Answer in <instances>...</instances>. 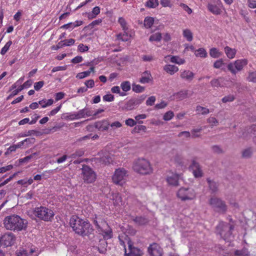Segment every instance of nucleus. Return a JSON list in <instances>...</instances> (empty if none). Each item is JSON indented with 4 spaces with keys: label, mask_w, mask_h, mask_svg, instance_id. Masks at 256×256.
Wrapping results in <instances>:
<instances>
[{
    "label": "nucleus",
    "mask_w": 256,
    "mask_h": 256,
    "mask_svg": "<svg viewBox=\"0 0 256 256\" xmlns=\"http://www.w3.org/2000/svg\"><path fill=\"white\" fill-rule=\"evenodd\" d=\"M62 118L64 120H74L76 119L74 114H62Z\"/></svg>",
    "instance_id": "58"
},
{
    "label": "nucleus",
    "mask_w": 256,
    "mask_h": 256,
    "mask_svg": "<svg viewBox=\"0 0 256 256\" xmlns=\"http://www.w3.org/2000/svg\"><path fill=\"white\" fill-rule=\"evenodd\" d=\"M70 224L75 233L82 236H88L94 232L92 225L88 220H84L77 216H72Z\"/></svg>",
    "instance_id": "1"
},
{
    "label": "nucleus",
    "mask_w": 256,
    "mask_h": 256,
    "mask_svg": "<svg viewBox=\"0 0 256 256\" xmlns=\"http://www.w3.org/2000/svg\"><path fill=\"white\" fill-rule=\"evenodd\" d=\"M222 78H214L210 82V84L212 87H222V86L220 84V80H222Z\"/></svg>",
    "instance_id": "42"
},
{
    "label": "nucleus",
    "mask_w": 256,
    "mask_h": 256,
    "mask_svg": "<svg viewBox=\"0 0 256 256\" xmlns=\"http://www.w3.org/2000/svg\"><path fill=\"white\" fill-rule=\"evenodd\" d=\"M164 70L166 72L168 73L173 74L176 72H178V68L177 66H176L174 65H166L164 67Z\"/></svg>",
    "instance_id": "26"
},
{
    "label": "nucleus",
    "mask_w": 256,
    "mask_h": 256,
    "mask_svg": "<svg viewBox=\"0 0 256 256\" xmlns=\"http://www.w3.org/2000/svg\"><path fill=\"white\" fill-rule=\"evenodd\" d=\"M234 254L235 256H248L250 255L248 249L246 248L240 250H236Z\"/></svg>",
    "instance_id": "29"
},
{
    "label": "nucleus",
    "mask_w": 256,
    "mask_h": 256,
    "mask_svg": "<svg viewBox=\"0 0 256 256\" xmlns=\"http://www.w3.org/2000/svg\"><path fill=\"white\" fill-rule=\"evenodd\" d=\"M102 98L104 101L110 102L114 101V96L112 94H107L104 95Z\"/></svg>",
    "instance_id": "56"
},
{
    "label": "nucleus",
    "mask_w": 256,
    "mask_h": 256,
    "mask_svg": "<svg viewBox=\"0 0 256 256\" xmlns=\"http://www.w3.org/2000/svg\"><path fill=\"white\" fill-rule=\"evenodd\" d=\"M28 224V222L26 220L16 214L7 216L4 220V227L8 230L14 232L25 230Z\"/></svg>",
    "instance_id": "2"
},
{
    "label": "nucleus",
    "mask_w": 256,
    "mask_h": 256,
    "mask_svg": "<svg viewBox=\"0 0 256 256\" xmlns=\"http://www.w3.org/2000/svg\"><path fill=\"white\" fill-rule=\"evenodd\" d=\"M224 52L229 58H233L236 54V50L234 48H232L226 46L224 48Z\"/></svg>",
    "instance_id": "25"
},
{
    "label": "nucleus",
    "mask_w": 256,
    "mask_h": 256,
    "mask_svg": "<svg viewBox=\"0 0 256 256\" xmlns=\"http://www.w3.org/2000/svg\"><path fill=\"white\" fill-rule=\"evenodd\" d=\"M17 256H28L27 251L23 248H20L16 252Z\"/></svg>",
    "instance_id": "52"
},
{
    "label": "nucleus",
    "mask_w": 256,
    "mask_h": 256,
    "mask_svg": "<svg viewBox=\"0 0 256 256\" xmlns=\"http://www.w3.org/2000/svg\"><path fill=\"white\" fill-rule=\"evenodd\" d=\"M177 98L182 100L188 96V90H182L176 94Z\"/></svg>",
    "instance_id": "36"
},
{
    "label": "nucleus",
    "mask_w": 256,
    "mask_h": 256,
    "mask_svg": "<svg viewBox=\"0 0 256 256\" xmlns=\"http://www.w3.org/2000/svg\"><path fill=\"white\" fill-rule=\"evenodd\" d=\"M140 104V102L134 98H132L124 104V108L127 110H130Z\"/></svg>",
    "instance_id": "20"
},
{
    "label": "nucleus",
    "mask_w": 256,
    "mask_h": 256,
    "mask_svg": "<svg viewBox=\"0 0 256 256\" xmlns=\"http://www.w3.org/2000/svg\"><path fill=\"white\" fill-rule=\"evenodd\" d=\"M109 125L110 124L108 121L105 120L96 122L94 124L96 128L101 131L107 130L108 128Z\"/></svg>",
    "instance_id": "19"
},
{
    "label": "nucleus",
    "mask_w": 256,
    "mask_h": 256,
    "mask_svg": "<svg viewBox=\"0 0 256 256\" xmlns=\"http://www.w3.org/2000/svg\"><path fill=\"white\" fill-rule=\"evenodd\" d=\"M89 75H90V72H88V71H86V72H83L78 73L76 75V77L80 79H82V78H84L88 76Z\"/></svg>",
    "instance_id": "59"
},
{
    "label": "nucleus",
    "mask_w": 256,
    "mask_h": 256,
    "mask_svg": "<svg viewBox=\"0 0 256 256\" xmlns=\"http://www.w3.org/2000/svg\"><path fill=\"white\" fill-rule=\"evenodd\" d=\"M202 130V128H195L192 130L191 131L192 132V138H196L200 136V134H198L197 133L200 132Z\"/></svg>",
    "instance_id": "51"
},
{
    "label": "nucleus",
    "mask_w": 256,
    "mask_h": 256,
    "mask_svg": "<svg viewBox=\"0 0 256 256\" xmlns=\"http://www.w3.org/2000/svg\"><path fill=\"white\" fill-rule=\"evenodd\" d=\"M126 30H124V34H118V39L121 40L122 41L126 42L128 40V35L126 32Z\"/></svg>",
    "instance_id": "46"
},
{
    "label": "nucleus",
    "mask_w": 256,
    "mask_h": 256,
    "mask_svg": "<svg viewBox=\"0 0 256 256\" xmlns=\"http://www.w3.org/2000/svg\"><path fill=\"white\" fill-rule=\"evenodd\" d=\"M180 176V174H172V176H168L166 178L167 182L170 185L177 186L179 185L178 180Z\"/></svg>",
    "instance_id": "18"
},
{
    "label": "nucleus",
    "mask_w": 256,
    "mask_h": 256,
    "mask_svg": "<svg viewBox=\"0 0 256 256\" xmlns=\"http://www.w3.org/2000/svg\"><path fill=\"white\" fill-rule=\"evenodd\" d=\"M82 175L84 182L90 184L96 180V175L89 166L84 164L82 168Z\"/></svg>",
    "instance_id": "7"
},
{
    "label": "nucleus",
    "mask_w": 256,
    "mask_h": 256,
    "mask_svg": "<svg viewBox=\"0 0 256 256\" xmlns=\"http://www.w3.org/2000/svg\"><path fill=\"white\" fill-rule=\"evenodd\" d=\"M22 90V88H20V86L16 90H14L7 98L6 100H10V98H12L14 96L18 94L19 92Z\"/></svg>",
    "instance_id": "50"
},
{
    "label": "nucleus",
    "mask_w": 256,
    "mask_h": 256,
    "mask_svg": "<svg viewBox=\"0 0 256 256\" xmlns=\"http://www.w3.org/2000/svg\"><path fill=\"white\" fill-rule=\"evenodd\" d=\"M224 64V61L222 59L216 60L214 64V67L216 68H220Z\"/></svg>",
    "instance_id": "55"
},
{
    "label": "nucleus",
    "mask_w": 256,
    "mask_h": 256,
    "mask_svg": "<svg viewBox=\"0 0 256 256\" xmlns=\"http://www.w3.org/2000/svg\"><path fill=\"white\" fill-rule=\"evenodd\" d=\"M234 226L229 223L220 222L216 226V232L224 240L229 241L232 236Z\"/></svg>",
    "instance_id": "3"
},
{
    "label": "nucleus",
    "mask_w": 256,
    "mask_h": 256,
    "mask_svg": "<svg viewBox=\"0 0 256 256\" xmlns=\"http://www.w3.org/2000/svg\"><path fill=\"white\" fill-rule=\"evenodd\" d=\"M210 204L215 212L220 214H224L227 210V206L225 202L220 198L213 197L210 200Z\"/></svg>",
    "instance_id": "6"
},
{
    "label": "nucleus",
    "mask_w": 256,
    "mask_h": 256,
    "mask_svg": "<svg viewBox=\"0 0 256 256\" xmlns=\"http://www.w3.org/2000/svg\"><path fill=\"white\" fill-rule=\"evenodd\" d=\"M86 108H84L82 110H80L76 113H75V116L76 119H80V118H85L86 117V114L85 112Z\"/></svg>",
    "instance_id": "45"
},
{
    "label": "nucleus",
    "mask_w": 256,
    "mask_h": 256,
    "mask_svg": "<svg viewBox=\"0 0 256 256\" xmlns=\"http://www.w3.org/2000/svg\"><path fill=\"white\" fill-rule=\"evenodd\" d=\"M120 87L122 90L126 92L130 90V84L128 81H124L121 83Z\"/></svg>",
    "instance_id": "38"
},
{
    "label": "nucleus",
    "mask_w": 256,
    "mask_h": 256,
    "mask_svg": "<svg viewBox=\"0 0 256 256\" xmlns=\"http://www.w3.org/2000/svg\"><path fill=\"white\" fill-rule=\"evenodd\" d=\"M12 44V42L11 40H9L8 42L4 45V46L2 48L0 52V54L2 55H4L8 51Z\"/></svg>",
    "instance_id": "43"
},
{
    "label": "nucleus",
    "mask_w": 256,
    "mask_h": 256,
    "mask_svg": "<svg viewBox=\"0 0 256 256\" xmlns=\"http://www.w3.org/2000/svg\"><path fill=\"white\" fill-rule=\"evenodd\" d=\"M248 64L246 59H241L236 60L234 63L230 62L228 64L227 68L232 74H236L238 71H240Z\"/></svg>",
    "instance_id": "10"
},
{
    "label": "nucleus",
    "mask_w": 256,
    "mask_h": 256,
    "mask_svg": "<svg viewBox=\"0 0 256 256\" xmlns=\"http://www.w3.org/2000/svg\"><path fill=\"white\" fill-rule=\"evenodd\" d=\"M194 74L190 70H184L182 72L180 76L182 78L188 82H191L194 78Z\"/></svg>",
    "instance_id": "22"
},
{
    "label": "nucleus",
    "mask_w": 256,
    "mask_h": 256,
    "mask_svg": "<svg viewBox=\"0 0 256 256\" xmlns=\"http://www.w3.org/2000/svg\"><path fill=\"white\" fill-rule=\"evenodd\" d=\"M148 252L150 256H162L164 254L162 248L156 242H153L149 246Z\"/></svg>",
    "instance_id": "13"
},
{
    "label": "nucleus",
    "mask_w": 256,
    "mask_h": 256,
    "mask_svg": "<svg viewBox=\"0 0 256 256\" xmlns=\"http://www.w3.org/2000/svg\"><path fill=\"white\" fill-rule=\"evenodd\" d=\"M112 158L107 154L99 158V162L104 164H110Z\"/></svg>",
    "instance_id": "33"
},
{
    "label": "nucleus",
    "mask_w": 256,
    "mask_h": 256,
    "mask_svg": "<svg viewBox=\"0 0 256 256\" xmlns=\"http://www.w3.org/2000/svg\"><path fill=\"white\" fill-rule=\"evenodd\" d=\"M193 174L195 178H201L202 176V172L201 168L198 169H195L193 170Z\"/></svg>",
    "instance_id": "54"
},
{
    "label": "nucleus",
    "mask_w": 256,
    "mask_h": 256,
    "mask_svg": "<svg viewBox=\"0 0 256 256\" xmlns=\"http://www.w3.org/2000/svg\"><path fill=\"white\" fill-rule=\"evenodd\" d=\"M104 233V239H109L112 237V232L111 229L107 230V231H102Z\"/></svg>",
    "instance_id": "53"
},
{
    "label": "nucleus",
    "mask_w": 256,
    "mask_h": 256,
    "mask_svg": "<svg viewBox=\"0 0 256 256\" xmlns=\"http://www.w3.org/2000/svg\"><path fill=\"white\" fill-rule=\"evenodd\" d=\"M132 168L135 172L142 174H148L152 172L149 162L144 158H138L136 160Z\"/></svg>",
    "instance_id": "4"
},
{
    "label": "nucleus",
    "mask_w": 256,
    "mask_h": 256,
    "mask_svg": "<svg viewBox=\"0 0 256 256\" xmlns=\"http://www.w3.org/2000/svg\"><path fill=\"white\" fill-rule=\"evenodd\" d=\"M131 219L136 225L138 226H145L149 222L148 219L146 216H137L134 217L132 216Z\"/></svg>",
    "instance_id": "16"
},
{
    "label": "nucleus",
    "mask_w": 256,
    "mask_h": 256,
    "mask_svg": "<svg viewBox=\"0 0 256 256\" xmlns=\"http://www.w3.org/2000/svg\"><path fill=\"white\" fill-rule=\"evenodd\" d=\"M154 22V19L152 17H146L144 20V25L146 28H150Z\"/></svg>",
    "instance_id": "32"
},
{
    "label": "nucleus",
    "mask_w": 256,
    "mask_h": 256,
    "mask_svg": "<svg viewBox=\"0 0 256 256\" xmlns=\"http://www.w3.org/2000/svg\"><path fill=\"white\" fill-rule=\"evenodd\" d=\"M44 82L42 80L38 82H36L34 84V90H39L44 86Z\"/></svg>",
    "instance_id": "62"
},
{
    "label": "nucleus",
    "mask_w": 256,
    "mask_h": 256,
    "mask_svg": "<svg viewBox=\"0 0 256 256\" xmlns=\"http://www.w3.org/2000/svg\"><path fill=\"white\" fill-rule=\"evenodd\" d=\"M146 128L143 125L136 126L132 130V133H139L141 131L146 132Z\"/></svg>",
    "instance_id": "41"
},
{
    "label": "nucleus",
    "mask_w": 256,
    "mask_h": 256,
    "mask_svg": "<svg viewBox=\"0 0 256 256\" xmlns=\"http://www.w3.org/2000/svg\"><path fill=\"white\" fill-rule=\"evenodd\" d=\"M108 243L105 239H100L97 247L98 250L100 254H104L106 251Z\"/></svg>",
    "instance_id": "23"
},
{
    "label": "nucleus",
    "mask_w": 256,
    "mask_h": 256,
    "mask_svg": "<svg viewBox=\"0 0 256 256\" xmlns=\"http://www.w3.org/2000/svg\"><path fill=\"white\" fill-rule=\"evenodd\" d=\"M207 120L208 123L212 124V126H216L218 123V120L214 117L210 118Z\"/></svg>",
    "instance_id": "63"
},
{
    "label": "nucleus",
    "mask_w": 256,
    "mask_h": 256,
    "mask_svg": "<svg viewBox=\"0 0 256 256\" xmlns=\"http://www.w3.org/2000/svg\"><path fill=\"white\" fill-rule=\"evenodd\" d=\"M152 77L148 71H145L142 72V78L140 79L139 82L142 84L148 83L152 81Z\"/></svg>",
    "instance_id": "21"
},
{
    "label": "nucleus",
    "mask_w": 256,
    "mask_h": 256,
    "mask_svg": "<svg viewBox=\"0 0 256 256\" xmlns=\"http://www.w3.org/2000/svg\"><path fill=\"white\" fill-rule=\"evenodd\" d=\"M112 200H114V206L122 205V200L120 194L118 192L113 193L112 194Z\"/></svg>",
    "instance_id": "24"
},
{
    "label": "nucleus",
    "mask_w": 256,
    "mask_h": 256,
    "mask_svg": "<svg viewBox=\"0 0 256 256\" xmlns=\"http://www.w3.org/2000/svg\"><path fill=\"white\" fill-rule=\"evenodd\" d=\"M78 50L82 52H86L88 50V47L82 44H80L78 46Z\"/></svg>",
    "instance_id": "61"
},
{
    "label": "nucleus",
    "mask_w": 256,
    "mask_h": 256,
    "mask_svg": "<svg viewBox=\"0 0 256 256\" xmlns=\"http://www.w3.org/2000/svg\"><path fill=\"white\" fill-rule=\"evenodd\" d=\"M126 172L124 169H118L112 176V180L114 184L122 186L126 182Z\"/></svg>",
    "instance_id": "11"
},
{
    "label": "nucleus",
    "mask_w": 256,
    "mask_h": 256,
    "mask_svg": "<svg viewBox=\"0 0 256 256\" xmlns=\"http://www.w3.org/2000/svg\"><path fill=\"white\" fill-rule=\"evenodd\" d=\"M85 85L86 86V88H92L94 86V82L93 80H86L84 82Z\"/></svg>",
    "instance_id": "64"
},
{
    "label": "nucleus",
    "mask_w": 256,
    "mask_h": 256,
    "mask_svg": "<svg viewBox=\"0 0 256 256\" xmlns=\"http://www.w3.org/2000/svg\"><path fill=\"white\" fill-rule=\"evenodd\" d=\"M118 22L121 25L124 30H128V28L126 27V22L123 18L120 17L119 18Z\"/></svg>",
    "instance_id": "57"
},
{
    "label": "nucleus",
    "mask_w": 256,
    "mask_h": 256,
    "mask_svg": "<svg viewBox=\"0 0 256 256\" xmlns=\"http://www.w3.org/2000/svg\"><path fill=\"white\" fill-rule=\"evenodd\" d=\"M174 116V112L170 110L164 114L163 116V119L166 121L170 120L173 118Z\"/></svg>",
    "instance_id": "48"
},
{
    "label": "nucleus",
    "mask_w": 256,
    "mask_h": 256,
    "mask_svg": "<svg viewBox=\"0 0 256 256\" xmlns=\"http://www.w3.org/2000/svg\"><path fill=\"white\" fill-rule=\"evenodd\" d=\"M16 240V237L13 233L6 232L0 237V247L11 246L14 244Z\"/></svg>",
    "instance_id": "9"
},
{
    "label": "nucleus",
    "mask_w": 256,
    "mask_h": 256,
    "mask_svg": "<svg viewBox=\"0 0 256 256\" xmlns=\"http://www.w3.org/2000/svg\"><path fill=\"white\" fill-rule=\"evenodd\" d=\"M196 111L198 114H200L202 115L206 114L210 112V110L208 108L200 106H196Z\"/></svg>",
    "instance_id": "35"
},
{
    "label": "nucleus",
    "mask_w": 256,
    "mask_h": 256,
    "mask_svg": "<svg viewBox=\"0 0 256 256\" xmlns=\"http://www.w3.org/2000/svg\"><path fill=\"white\" fill-rule=\"evenodd\" d=\"M235 99V97L234 95L232 94H229L227 96H225L224 97L222 100V101L224 102V103H226L227 102H232Z\"/></svg>",
    "instance_id": "47"
},
{
    "label": "nucleus",
    "mask_w": 256,
    "mask_h": 256,
    "mask_svg": "<svg viewBox=\"0 0 256 256\" xmlns=\"http://www.w3.org/2000/svg\"><path fill=\"white\" fill-rule=\"evenodd\" d=\"M194 54L196 56L200 58H206L208 54L204 48H200L195 51Z\"/></svg>",
    "instance_id": "30"
},
{
    "label": "nucleus",
    "mask_w": 256,
    "mask_h": 256,
    "mask_svg": "<svg viewBox=\"0 0 256 256\" xmlns=\"http://www.w3.org/2000/svg\"><path fill=\"white\" fill-rule=\"evenodd\" d=\"M212 149L213 152L217 154H220L224 153L222 148L218 145H214L212 146Z\"/></svg>",
    "instance_id": "49"
},
{
    "label": "nucleus",
    "mask_w": 256,
    "mask_h": 256,
    "mask_svg": "<svg viewBox=\"0 0 256 256\" xmlns=\"http://www.w3.org/2000/svg\"><path fill=\"white\" fill-rule=\"evenodd\" d=\"M128 247L129 252L127 253L126 248L124 247V256H142L143 255L142 251L137 247L133 245V242L128 240Z\"/></svg>",
    "instance_id": "12"
},
{
    "label": "nucleus",
    "mask_w": 256,
    "mask_h": 256,
    "mask_svg": "<svg viewBox=\"0 0 256 256\" xmlns=\"http://www.w3.org/2000/svg\"><path fill=\"white\" fill-rule=\"evenodd\" d=\"M222 53L218 50L216 48H212L210 50V55L211 57L216 58H220Z\"/></svg>",
    "instance_id": "27"
},
{
    "label": "nucleus",
    "mask_w": 256,
    "mask_h": 256,
    "mask_svg": "<svg viewBox=\"0 0 256 256\" xmlns=\"http://www.w3.org/2000/svg\"><path fill=\"white\" fill-rule=\"evenodd\" d=\"M132 90L136 93L142 92L144 90V87L135 84H132Z\"/></svg>",
    "instance_id": "40"
},
{
    "label": "nucleus",
    "mask_w": 256,
    "mask_h": 256,
    "mask_svg": "<svg viewBox=\"0 0 256 256\" xmlns=\"http://www.w3.org/2000/svg\"><path fill=\"white\" fill-rule=\"evenodd\" d=\"M102 22V19H98V20H96L93 22H92L90 24H89L88 26H86L84 28V30H86L88 29V28H93L94 26H96V25H98L99 24H100Z\"/></svg>",
    "instance_id": "44"
},
{
    "label": "nucleus",
    "mask_w": 256,
    "mask_h": 256,
    "mask_svg": "<svg viewBox=\"0 0 256 256\" xmlns=\"http://www.w3.org/2000/svg\"><path fill=\"white\" fill-rule=\"evenodd\" d=\"M156 101V98L154 96H151L148 98L146 101V104L147 106H152L154 105Z\"/></svg>",
    "instance_id": "60"
},
{
    "label": "nucleus",
    "mask_w": 256,
    "mask_h": 256,
    "mask_svg": "<svg viewBox=\"0 0 256 256\" xmlns=\"http://www.w3.org/2000/svg\"><path fill=\"white\" fill-rule=\"evenodd\" d=\"M183 36L188 42H191L192 40V34L188 29H186L183 30Z\"/></svg>",
    "instance_id": "31"
},
{
    "label": "nucleus",
    "mask_w": 256,
    "mask_h": 256,
    "mask_svg": "<svg viewBox=\"0 0 256 256\" xmlns=\"http://www.w3.org/2000/svg\"><path fill=\"white\" fill-rule=\"evenodd\" d=\"M241 132V138L246 140H248L252 134H256V124H252L242 129Z\"/></svg>",
    "instance_id": "14"
},
{
    "label": "nucleus",
    "mask_w": 256,
    "mask_h": 256,
    "mask_svg": "<svg viewBox=\"0 0 256 256\" xmlns=\"http://www.w3.org/2000/svg\"><path fill=\"white\" fill-rule=\"evenodd\" d=\"M247 80L248 82L256 83V71L249 72Z\"/></svg>",
    "instance_id": "37"
},
{
    "label": "nucleus",
    "mask_w": 256,
    "mask_h": 256,
    "mask_svg": "<svg viewBox=\"0 0 256 256\" xmlns=\"http://www.w3.org/2000/svg\"><path fill=\"white\" fill-rule=\"evenodd\" d=\"M177 196L182 201L192 200L196 197L194 190L191 188H181L176 194Z\"/></svg>",
    "instance_id": "8"
},
{
    "label": "nucleus",
    "mask_w": 256,
    "mask_h": 256,
    "mask_svg": "<svg viewBox=\"0 0 256 256\" xmlns=\"http://www.w3.org/2000/svg\"><path fill=\"white\" fill-rule=\"evenodd\" d=\"M206 182L208 184V188L209 190L210 191V193H216L218 190V183L211 180L210 178H207Z\"/></svg>",
    "instance_id": "17"
},
{
    "label": "nucleus",
    "mask_w": 256,
    "mask_h": 256,
    "mask_svg": "<svg viewBox=\"0 0 256 256\" xmlns=\"http://www.w3.org/2000/svg\"><path fill=\"white\" fill-rule=\"evenodd\" d=\"M252 154V150L251 148H248L244 150L242 152V157L244 158H251Z\"/></svg>",
    "instance_id": "28"
},
{
    "label": "nucleus",
    "mask_w": 256,
    "mask_h": 256,
    "mask_svg": "<svg viewBox=\"0 0 256 256\" xmlns=\"http://www.w3.org/2000/svg\"><path fill=\"white\" fill-rule=\"evenodd\" d=\"M34 214L38 218L46 222L52 221L54 215L52 210L42 206L36 208Z\"/></svg>",
    "instance_id": "5"
},
{
    "label": "nucleus",
    "mask_w": 256,
    "mask_h": 256,
    "mask_svg": "<svg viewBox=\"0 0 256 256\" xmlns=\"http://www.w3.org/2000/svg\"><path fill=\"white\" fill-rule=\"evenodd\" d=\"M222 7V3L220 0H218L217 4H208V10L214 14H220L222 12L220 8Z\"/></svg>",
    "instance_id": "15"
},
{
    "label": "nucleus",
    "mask_w": 256,
    "mask_h": 256,
    "mask_svg": "<svg viewBox=\"0 0 256 256\" xmlns=\"http://www.w3.org/2000/svg\"><path fill=\"white\" fill-rule=\"evenodd\" d=\"M158 4V0H148L146 4V6L150 8H155Z\"/></svg>",
    "instance_id": "39"
},
{
    "label": "nucleus",
    "mask_w": 256,
    "mask_h": 256,
    "mask_svg": "<svg viewBox=\"0 0 256 256\" xmlns=\"http://www.w3.org/2000/svg\"><path fill=\"white\" fill-rule=\"evenodd\" d=\"M162 38V34L160 32H157L151 35L149 38V40L150 42H160Z\"/></svg>",
    "instance_id": "34"
}]
</instances>
